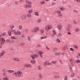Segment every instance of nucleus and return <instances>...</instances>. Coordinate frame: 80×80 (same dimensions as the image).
Here are the masks:
<instances>
[{
	"label": "nucleus",
	"mask_w": 80,
	"mask_h": 80,
	"mask_svg": "<svg viewBox=\"0 0 80 80\" xmlns=\"http://www.w3.org/2000/svg\"><path fill=\"white\" fill-rule=\"evenodd\" d=\"M14 32V35H21V34H22L21 32L19 31H17L15 30L12 29L10 31H9L8 32V35L10 37L12 36V32Z\"/></svg>",
	"instance_id": "obj_1"
},
{
	"label": "nucleus",
	"mask_w": 80,
	"mask_h": 80,
	"mask_svg": "<svg viewBox=\"0 0 80 80\" xmlns=\"http://www.w3.org/2000/svg\"><path fill=\"white\" fill-rule=\"evenodd\" d=\"M26 3L28 4H25L24 5V7H25V8H32V2L28 0H26Z\"/></svg>",
	"instance_id": "obj_2"
},
{
	"label": "nucleus",
	"mask_w": 80,
	"mask_h": 80,
	"mask_svg": "<svg viewBox=\"0 0 80 80\" xmlns=\"http://www.w3.org/2000/svg\"><path fill=\"white\" fill-rule=\"evenodd\" d=\"M13 75H16V77L18 78L20 77L22 75V72L21 71H18L17 72H14L13 73Z\"/></svg>",
	"instance_id": "obj_3"
},
{
	"label": "nucleus",
	"mask_w": 80,
	"mask_h": 80,
	"mask_svg": "<svg viewBox=\"0 0 80 80\" xmlns=\"http://www.w3.org/2000/svg\"><path fill=\"white\" fill-rule=\"evenodd\" d=\"M53 28V26L51 24H48L45 27L44 29L46 31H49Z\"/></svg>",
	"instance_id": "obj_4"
},
{
	"label": "nucleus",
	"mask_w": 80,
	"mask_h": 80,
	"mask_svg": "<svg viewBox=\"0 0 80 80\" xmlns=\"http://www.w3.org/2000/svg\"><path fill=\"white\" fill-rule=\"evenodd\" d=\"M39 30L40 28L38 27L35 28H34L33 31H32V33H36V32H37L38 31H39Z\"/></svg>",
	"instance_id": "obj_5"
},
{
	"label": "nucleus",
	"mask_w": 80,
	"mask_h": 80,
	"mask_svg": "<svg viewBox=\"0 0 80 80\" xmlns=\"http://www.w3.org/2000/svg\"><path fill=\"white\" fill-rule=\"evenodd\" d=\"M24 68H32V66L30 64L26 63L24 65Z\"/></svg>",
	"instance_id": "obj_6"
},
{
	"label": "nucleus",
	"mask_w": 80,
	"mask_h": 80,
	"mask_svg": "<svg viewBox=\"0 0 80 80\" xmlns=\"http://www.w3.org/2000/svg\"><path fill=\"white\" fill-rule=\"evenodd\" d=\"M38 57V55L37 54L32 55L30 57L33 60H35V58H37Z\"/></svg>",
	"instance_id": "obj_7"
},
{
	"label": "nucleus",
	"mask_w": 80,
	"mask_h": 80,
	"mask_svg": "<svg viewBox=\"0 0 80 80\" xmlns=\"http://www.w3.org/2000/svg\"><path fill=\"white\" fill-rule=\"evenodd\" d=\"M44 54V52L42 51H41L38 52V54L39 55L41 58H43V54Z\"/></svg>",
	"instance_id": "obj_8"
},
{
	"label": "nucleus",
	"mask_w": 80,
	"mask_h": 80,
	"mask_svg": "<svg viewBox=\"0 0 80 80\" xmlns=\"http://www.w3.org/2000/svg\"><path fill=\"white\" fill-rule=\"evenodd\" d=\"M27 16L25 15H23L21 17V19L22 20H25Z\"/></svg>",
	"instance_id": "obj_9"
},
{
	"label": "nucleus",
	"mask_w": 80,
	"mask_h": 80,
	"mask_svg": "<svg viewBox=\"0 0 80 80\" xmlns=\"http://www.w3.org/2000/svg\"><path fill=\"white\" fill-rule=\"evenodd\" d=\"M2 42L3 43H5V40L3 38H0V44L1 45L2 43Z\"/></svg>",
	"instance_id": "obj_10"
},
{
	"label": "nucleus",
	"mask_w": 80,
	"mask_h": 80,
	"mask_svg": "<svg viewBox=\"0 0 80 80\" xmlns=\"http://www.w3.org/2000/svg\"><path fill=\"white\" fill-rule=\"evenodd\" d=\"M70 62L71 63L72 65L75 64V62H74V60L72 58H71L70 59Z\"/></svg>",
	"instance_id": "obj_11"
},
{
	"label": "nucleus",
	"mask_w": 80,
	"mask_h": 80,
	"mask_svg": "<svg viewBox=\"0 0 80 80\" xmlns=\"http://www.w3.org/2000/svg\"><path fill=\"white\" fill-rule=\"evenodd\" d=\"M13 59L14 61H16L17 62H20V59L18 58H13Z\"/></svg>",
	"instance_id": "obj_12"
},
{
	"label": "nucleus",
	"mask_w": 80,
	"mask_h": 80,
	"mask_svg": "<svg viewBox=\"0 0 80 80\" xmlns=\"http://www.w3.org/2000/svg\"><path fill=\"white\" fill-rule=\"evenodd\" d=\"M59 9H60L61 11H64V10L65 9V8L61 6L59 8Z\"/></svg>",
	"instance_id": "obj_13"
},
{
	"label": "nucleus",
	"mask_w": 80,
	"mask_h": 80,
	"mask_svg": "<svg viewBox=\"0 0 80 80\" xmlns=\"http://www.w3.org/2000/svg\"><path fill=\"white\" fill-rule=\"evenodd\" d=\"M54 78H56V79H58V78H60L61 77L60 76L56 75L54 76Z\"/></svg>",
	"instance_id": "obj_14"
},
{
	"label": "nucleus",
	"mask_w": 80,
	"mask_h": 80,
	"mask_svg": "<svg viewBox=\"0 0 80 80\" xmlns=\"http://www.w3.org/2000/svg\"><path fill=\"white\" fill-rule=\"evenodd\" d=\"M5 52L4 51H3L1 53H0V57H3V55H4V54H5Z\"/></svg>",
	"instance_id": "obj_15"
},
{
	"label": "nucleus",
	"mask_w": 80,
	"mask_h": 80,
	"mask_svg": "<svg viewBox=\"0 0 80 80\" xmlns=\"http://www.w3.org/2000/svg\"><path fill=\"white\" fill-rule=\"evenodd\" d=\"M38 23H40L42 22V19L40 18H38L37 20Z\"/></svg>",
	"instance_id": "obj_16"
},
{
	"label": "nucleus",
	"mask_w": 80,
	"mask_h": 80,
	"mask_svg": "<svg viewBox=\"0 0 80 80\" xmlns=\"http://www.w3.org/2000/svg\"><path fill=\"white\" fill-rule=\"evenodd\" d=\"M62 28V25H58V30H61Z\"/></svg>",
	"instance_id": "obj_17"
},
{
	"label": "nucleus",
	"mask_w": 80,
	"mask_h": 80,
	"mask_svg": "<svg viewBox=\"0 0 80 80\" xmlns=\"http://www.w3.org/2000/svg\"><path fill=\"white\" fill-rule=\"evenodd\" d=\"M55 55H61L62 54V53L61 52H56L55 53Z\"/></svg>",
	"instance_id": "obj_18"
},
{
	"label": "nucleus",
	"mask_w": 80,
	"mask_h": 80,
	"mask_svg": "<svg viewBox=\"0 0 80 80\" xmlns=\"http://www.w3.org/2000/svg\"><path fill=\"white\" fill-rule=\"evenodd\" d=\"M31 63L32 64H35L36 63V61L34 60H32L31 61Z\"/></svg>",
	"instance_id": "obj_19"
},
{
	"label": "nucleus",
	"mask_w": 80,
	"mask_h": 80,
	"mask_svg": "<svg viewBox=\"0 0 80 80\" xmlns=\"http://www.w3.org/2000/svg\"><path fill=\"white\" fill-rule=\"evenodd\" d=\"M18 27L19 28V30H22V29L23 28V26H22V25H19V26H18Z\"/></svg>",
	"instance_id": "obj_20"
},
{
	"label": "nucleus",
	"mask_w": 80,
	"mask_h": 80,
	"mask_svg": "<svg viewBox=\"0 0 80 80\" xmlns=\"http://www.w3.org/2000/svg\"><path fill=\"white\" fill-rule=\"evenodd\" d=\"M11 38L12 40H16L17 39V38H16L15 36H11Z\"/></svg>",
	"instance_id": "obj_21"
},
{
	"label": "nucleus",
	"mask_w": 80,
	"mask_h": 80,
	"mask_svg": "<svg viewBox=\"0 0 80 80\" xmlns=\"http://www.w3.org/2000/svg\"><path fill=\"white\" fill-rule=\"evenodd\" d=\"M38 77L40 78V79H42L43 78V76L41 74H39L38 75Z\"/></svg>",
	"instance_id": "obj_22"
},
{
	"label": "nucleus",
	"mask_w": 80,
	"mask_h": 80,
	"mask_svg": "<svg viewBox=\"0 0 80 80\" xmlns=\"http://www.w3.org/2000/svg\"><path fill=\"white\" fill-rule=\"evenodd\" d=\"M75 32H80V29L78 28H77L75 30Z\"/></svg>",
	"instance_id": "obj_23"
},
{
	"label": "nucleus",
	"mask_w": 80,
	"mask_h": 80,
	"mask_svg": "<svg viewBox=\"0 0 80 80\" xmlns=\"http://www.w3.org/2000/svg\"><path fill=\"white\" fill-rule=\"evenodd\" d=\"M28 42H31L32 41V39L30 36L28 37Z\"/></svg>",
	"instance_id": "obj_24"
},
{
	"label": "nucleus",
	"mask_w": 80,
	"mask_h": 80,
	"mask_svg": "<svg viewBox=\"0 0 80 80\" xmlns=\"http://www.w3.org/2000/svg\"><path fill=\"white\" fill-rule=\"evenodd\" d=\"M28 13L31 14L33 13V10L32 9H30L28 10Z\"/></svg>",
	"instance_id": "obj_25"
},
{
	"label": "nucleus",
	"mask_w": 80,
	"mask_h": 80,
	"mask_svg": "<svg viewBox=\"0 0 80 80\" xmlns=\"http://www.w3.org/2000/svg\"><path fill=\"white\" fill-rule=\"evenodd\" d=\"M13 28H15V26L14 25H12L10 26V28L11 30H13Z\"/></svg>",
	"instance_id": "obj_26"
},
{
	"label": "nucleus",
	"mask_w": 80,
	"mask_h": 80,
	"mask_svg": "<svg viewBox=\"0 0 80 80\" xmlns=\"http://www.w3.org/2000/svg\"><path fill=\"white\" fill-rule=\"evenodd\" d=\"M48 61H45V62H44V66H47L48 65Z\"/></svg>",
	"instance_id": "obj_27"
},
{
	"label": "nucleus",
	"mask_w": 80,
	"mask_h": 80,
	"mask_svg": "<svg viewBox=\"0 0 80 80\" xmlns=\"http://www.w3.org/2000/svg\"><path fill=\"white\" fill-rule=\"evenodd\" d=\"M7 72H9V73H13V72H14V71L9 70H8L7 71Z\"/></svg>",
	"instance_id": "obj_28"
},
{
	"label": "nucleus",
	"mask_w": 80,
	"mask_h": 80,
	"mask_svg": "<svg viewBox=\"0 0 80 80\" xmlns=\"http://www.w3.org/2000/svg\"><path fill=\"white\" fill-rule=\"evenodd\" d=\"M73 23L74 25H77V22L76 21V20H74L73 21Z\"/></svg>",
	"instance_id": "obj_29"
},
{
	"label": "nucleus",
	"mask_w": 80,
	"mask_h": 80,
	"mask_svg": "<svg viewBox=\"0 0 80 80\" xmlns=\"http://www.w3.org/2000/svg\"><path fill=\"white\" fill-rule=\"evenodd\" d=\"M75 74L74 73H72L70 75L71 77H75Z\"/></svg>",
	"instance_id": "obj_30"
},
{
	"label": "nucleus",
	"mask_w": 80,
	"mask_h": 80,
	"mask_svg": "<svg viewBox=\"0 0 80 80\" xmlns=\"http://www.w3.org/2000/svg\"><path fill=\"white\" fill-rule=\"evenodd\" d=\"M34 15H36V16H39V13L38 12H36L34 13Z\"/></svg>",
	"instance_id": "obj_31"
},
{
	"label": "nucleus",
	"mask_w": 80,
	"mask_h": 80,
	"mask_svg": "<svg viewBox=\"0 0 80 80\" xmlns=\"http://www.w3.org/2000/svg\"><path fill=\"white\" fill-rule=\"evenodd\" d=\"M56 12L57 13H58V14H60V13H62V12L61 11L57 10L56 11Z\"/></svg>",
	"instance_id": "obj_32"
},
{
	"label": "nucleus",
	"mask_w": 80,
	"mask_h": 80,
	"mask_svg": "<svg viewBox=\"0 0 80 80\" xmlns=\"http://www.w3.org/2000/svg\"><path fill=\"white\" fill-rule=\"evenodd\" d=\"M47 38V36H45L43 37H41L40 38V39L41 40H42V39H45V38Z\"/></svg>",
	"instance_id": "obj_33"
},
{
	"label": "nucleus",
	"mask_w": 80,
	"mask_h": 80,
	"mask_svg": "<svg viewBox=\"0 0 80 80\" xmlns=\"http://www.w3.org/2000/svg\"><path fill=\"white\" fill-rule=\"evenodd\" d=\"M57 61H52L51 62V63H53V64H56V63H57Z\"/></svg>",
	"instance_id": "obj_34"
},
{
	"label": "nucleus",
	"mask_w": 80,
	"mask_h": 80,
	"mask_svg": "<svg viewBox=\"0 0 80 80\" xmlns=\"http://www.w3.org/2000/svg\"><path fill=\"white\" fill-rule=\"evenodd\" d=\"M27 17L28 18H31L32 17V15L30 14H28L27 15Z\"/></svg>",
	"instance_id": "obj_35"
},
{
	"label": "nucleus",
	"mask_w": 80,
	"mask_h": 80,
	"mask_svg": "<svg viewBox=\"0 0 80 80\" xmlns=\"http://www.w3.org/2000/svg\"><path fill=\"white\" fill-rule=\"evenodd\" d=\"M40 3L41 5H42L43 4V3H45V2L44 1H41Z\"/></svg>",
	"instance_id": "obj_36"
},
{
	"label": "nucleus",
	"mask_w": 80,
	"mask_h": 80,
	"mask_svg": "<svg viewBox=\"0 0 80 80\" xmlns=\"http://www.w3.org/2000/svg\"><path fill=\"white\" fill-rule=\"evenodd\" d=\"M58 49V48H53V50L55 52L56 51H57V50Z\"/></svg>",
	"instance_id": "obj_37"
},
{
	"label": "nucleus",
	"mask_w": 80,
	"mask_h": 80,
	"mask_svg": "<svg viewBox=\"0 0 80 80\" xmlns=\"http://www.w3.org/2000/svg\"><path fill=\"white\" fill-rule=\"evenodd\" d=\"M56 41L57 43H60V40L59 39H57Z\"/></svg>",
	"instance_id": "obj_38"
},
{
	"label": "nucleus",
	"mask_w": 80,
	"mask_h": 80,
	"mask_svg": "<svg viewBox=\"0 0 80 80\" xmlns=\"http://www.w3.org/2000/svg\"><path fill=\"white\" fill-rule=\"evenodd\" d=\"M68 26L69 28H72V25L70 24H68Z\"/></svg>",
	"instance_id": "obj_39"
},
{
	"label": "nucleus",
	"mask_w": 80,
	"mask_h": 80,
	"mask_svg": "<svg viewBox=\"0 0 80 80\" xmlns=\"http://www.w3.org/2000/svg\"><path fill=\"white\" fill-rule=\"evenodd\" d=\"M52 32L54 34L57 35V33H56V31H55L53 30Z\"/></svg>",
	"instance_id": "obj_40"
},
{
	"label": "nucleus",
	"mask_w": 80,
	"mask_h": 80,
	"mask_svg": "<svg viewBox=\"0 0 80 80\" xmlns=\"http://www.w3.org/2000/svg\"><path fill=\"white\" fill-rule=\"evenodd\" d=\"M7 43H10V40L9 39H8L6 40Z\"/></svg>",
	"instance_id": "obj_41"
},
{
	"label": "nucleus",
	"mask_w": 80,
	"mask_h": 80,
	"mask_svg": "<svg viewBox=\"0 0 80 80\" xmlns=\"http://www.w3.org/2000/svg\"><path fill=\"white\" fill-rule=\"evenodd\" d=\"M70 51H72V52H73V51H74V49L73 48H70Z\"/></svg>",
	"instance_id": "obj_42"
},
{
	"label": "nucleus",
	"mask_w": 80,
	"mask_h": 80,
	"mask_svg": "<svg viewBox=\"0 0 80 80\" xmlns=\"http://www.w3.org/2000/svg\"><path fill=\"white\" fill-rule=\"evenodd\" d=\"M46 48L47 50H50V48H48V46H46Z\"/></svg>",
	"instance_id": "obj_43"
},
{
	"label": "nucleus",
	"mask_w": 80,
	"mask_h": 80,
	"mask_svg": "<svg viewBox=\"0 0 80 80\" xmlns=\"http://www.w3.org/2000/svg\"><path fill=\"white\" fill-rule=\"evenodd\" d=\"M58 16L59 17H62V13H60L58 14Z\"/></svg>",
	"instance_id": "obj_44"
},
{
	"label": "nucleus",
	"mask_w": 80,
	"mask_h": 80,
	"mask_svg": "<svg viewBox=\"0 0 80 80\" xmlns=\"http://www.w3.org/2000/svg\"><path fill=\"white\" fill-rule=\"evenodd\" d=\"M40 32L41 33H43L44 32V30L43 29H42L40 30Z\"/></svg>",
	"instance_id": "obj_45"
},
{
	"label": "nucleus",
	"mask_w": 80,
	"mask_h": 80,
	"mask_svg": "<svg viewBox=\"0 0 80 80\" xmlns=\"http://www.w3.org/2000/svg\"><path fill=\"white\" fill-rule=\"evenodd\" d=\"M68 79V77L67 76H65L64 78V80H67Z\"/></svg>",
	"instance_id": "obj_46"
},
{
	"label": "nucleus",
	"mask_w": 80,
	"mask_h": 80,
	"mask_svg": "<svg viewBox=\"0 0 80 80\" xmlns=\"http://www.w3.org/2000/svg\"><path fill=\"white\" fill-rule=\"evenodd\" d=\"M55 4L56 3L54 2H52L51 3V5H55Z\"/></svg>",
	"instance_id": "obj_47"
},
{
	"label": "nucleus",
	"mask_w": 80,
	"mask_h": 80,
	"mask_svg": "<svg viewBox=\"0 0 80 80\" xmlns=\"http://www.w3.org/2000/svg\"><path fill=\"white\" fill-rule=\"evenodd\" d=\"M3 80H8V78L6 77L3 78Z\"/></svg>",
	"instance_id": "obj_48"
},
{
	"label": "nucleus",
	"mask_w": 80,
	"mask_h": 80,
	"mask_svg": "<svg viewBox=\"0 0 80 80\" xmlns=\"http://www.w3.org/2000/svg\"><path fill=\"white\" fill-rule=\"evenodd\" d=\"M54 74H55V75H58V74H59V72H54Z\"/></svg>",
	"instance_id": "obj_49"
},
{
	"label": "nucleus",
	"mask_w": 80,
	"mask_h": 80,
	"mask_svg": "<svg viewBox=\"0 0 80 80\" xmlns=\"http://www.w3.org/2000/svg\"><path fill=\"white\" fill-rule=\"evenodd\" d=\"M74 48H76V49H78V47L77 45H74Z\"/></svg>",
	"instance_id": "obj_50"
},
{
	"label": "nucleus",
	"mask_w": 80,
	"mask_h": 80,
	"mask_svg": "<svg viewBox=\"0 0 80 80\" xmlns=\"http://www.w3.org/2000/svg\"><path fill=\"white\" fill-rule=\"evenodd\" d=\"M38 69L39 70H41V67H40V66H38Z\"/></svg>",
	"instance_id": "obj_51"
},
{
	"label": "nucleus",
	"mask_w": 80,
	"mask_h": 80,
	"mask_svg": "<svg viewBox=\"0 0 80 80\" xmlns=\"http://www.w3.org/2000/svg\"><path fill=\"white\" fill-rule=\"evenodd\" d=\"M52 65V63L49 62H48V65Z\"/></svg>",
	"instance_id": "obj_52"
},
{
	"label": "nucleus",
	"mask_w": 80,
	"mask_h": 80,
	"mask_svg": "<svg viewBox=\"0 0 80 80\" xmlns=\"http://www.w3.org/2000/svg\"><path fill=\"white\" fill-rule=\"evenodd\" d=\"M2 36H5L6 35V33H5V32H3L2 33Z\"/></svg>",
	"instance_id": "obj_53"
},
{
	"label": "nucleus",
	"mask_w": 80,
	"mask_h": 80,
	"mask_svg": "<svg viewBox=\"0 0 80 80\" xmlns=\"http://www.w3.org/2000/svg\"><path fill=\"white\" fill-rule=\"evenodd\" d=\"M76 63H80V60H78L76 61Z\"/></svg>",
	"instance_id": "obj_54"
},
{
	"label": "nucleus",
	"mask_w": 80,
	"mask_h": 80,
	"mask_svg": "<svg viewBox=\"0 0 80 80\" xmlns=\"http://www.w3.org/2000/svg\"><path fill=\"white\" fill-rule=\"evenodd\" d=\"M37 47H42V46H41L40 44H38L37 45Z\"/></svg>",
	"instance_id": "obj_55"
},
{
	"label": "nucleus",
	"mask_w": 80,
	"mask_h": 80,
	"mask_svg": "<svg viewBox=\"0 0 80 80\" xmlns=\"http://www.w3.org/2000/svg\"><path fill=\"white\" fill-rule=\"evenodd\" d=\"M2 75H3V76H5L6 75V72H4L2 73Z\"/></svg>",
	"instance_id": "obj_56"
},
{
	"label": "nucleus",
	"mask_w": 80,
	"mask_h": 80,
	"mask_svg": "<svg viewBox=\"0 0 80 80\" xmlns=\"http://www.w3.org/2000/svg\"><path fill=\"white\" fill-rule=\"evenodd\" d=\"M76 2L77 3H80V0H76Z\"/></svg>",
	"instance_id": "obj_57"
},
{
	"label": "nucleus",
	"mask_w": 80,
	"mask_h": 80,
	"mask_svg": "<svg viewBox=\"0 0 80 80\" xmlns=\"http://www.w3.org/2000/svg\"><path fill=\"white\" fill-rule=\"evenodd\" d=\"M69 68H70V70H71V71H72V66H70Z\"/></svg>",
	"instance_id": "obj_58"
},
{
	"label": "nucleus",
	"mask_w": 80,
	"mask_h": 80,
	"mask_svg": "<svg viewBox=\"0 0 80 80\" xmlns=\"http://www.w3.org/2000/svg\"><path fill=\"white\" fill-rule=\"evenodd\" d=\"M58 36L60 37H62V34L60 33H59L58 34Z\"/></svg>",
	"instance_id": "obj_59"
},
{
	"label": "nucleus",
	"mask_w": 80,
	"mask_h": 80,
	"mask_svg": "<svg viewBox=\"0 0 80 80\" xmlns=\"http://www.w3.org/2000/svg\"><path fill=\"white\" fill-rule=\"evenodd\" d=\"M62 3L63 5H65V4H66L67 2H66L65 1H64Z\"/></svg>",
	"instance_id": "obj_60"
},
{
	"label": "nucleus",
	"mask_w": 80,
	"mask_h": 80,
	"mask_svg": "<svg viewBox=\"0 0 80 80\" xmlns=\"http://www.w3.org/2000/svg\"><path fill=\"white\" fill-rule=\"evenodd\" d=\"M64 47H65V48H67V47H68V45L67 44H65L64 46Z\"/></svg>",
	"instance_id": "obj_61"
},
{
	"label": "nucleus",
	"mask_w": 80,
	"mask_h": 80,
	"mask_svg": "<svg viewBox=\"0 0 80 80\" xmlns=\"http://www.w3.org/2000/svg\"><path fill=\"white\" fill-rule=\"evenodd\" d=\"M15 5H18V2L17 1H16L15 2Z\"/></svg>",
	"instance_id": "obj_62"
},
{
	"label": "nucleus",
	"mask_w": 80,
	"mask_h": 80,
	"mask_svg": "<svg viewBox=\"0 0 80 80\" xmlns=\"http://www.w3.org/2000/svg\"><path fill=\"white\" fill-rule=\"evenodd\" d=\"M24 43H20V45H21V46H23V45H24Z\"/></svg>",
	"instance_id": "obj_63"
},
{
	"label": "nucleus",
	"mask_w": 80,
	"mask_h": 80,
	"mask_svg": "<svg viewBox=\"0 0 80 80\" xmlns=\"http://www.w3.org/2000/svg\"><path fill=\"white\" fill-rule=\"evenodd\" d=\"M55 37V35L54 34H52L51 35V37L53 38V37Z\"/></svg>",
	"instance_id": "obj_64"
}]
</instances>
